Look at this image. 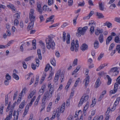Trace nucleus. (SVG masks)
I'll list each match as a JSON object with an SVG mask.
<instances>
[{
    "mask_svg": "<svg viewBox=\"0 0 120 120\" xmlns=\"http://www.w3.org/2000/svg\"><path fill=\"white\" fill-rule=\"evenodd\" d=\"M45 88V85H44L42 86L41 88V89H40L39 91L38 92L39 94L40 95H42L44 92V89Z\"/></svg>",
    "mask_w": 120,
    "mask_h": 120,
    "instance_id": "obj_28",
    "label": "nucleus"
},
{
    "mask_svg": "<svg viewBox=\"0 0 120 120\" xmlns=\"http://www.w3.org/2000/svg\"><path fill=\"white\" fill-rule=\"evenodd\" d=\"M39 18L40 20V22H42L43 21H44L45 19L44 18L43 16L42 15H41L39 16Z\"/></svg>",
    "mask_w": 120,
    "mask_h": 120,
    "instance_id": "obj_51",
    "label": "nucleus"
},
{
    "mask_svg": "<svg viewBox=\"0 0 120 120\" xmlns=\"http://www.w3.org/2000/svg\"><path fill=\"white\" fill-rule=\"evenodd\" d=\"M4 108L3 105H0V114H3V109Z\"/></svg>",
    "mask_w": 120,
    "mask_h": 120,
    "instance_id": "obj_40",
    "label": "nucleus"
},
{
    "mask_svg": "<svg viewBox=\"0 0 120 120\" xmlns=\"http://www.w3.org/2000/svg\"><path fill=\"white\" fill-rule=\"evenodd\" d=\"M18 112L14 111L13 114V116L14 117V120H18Z\"/></svg>",
    "mask_w": 120,
    "mask_h": 120,
    "instance_id": "obj_18",
    "label": "nucleus"
},
{
    "mask_svg": "<svg viewBox=\"0 0 120 120\" xmlns=\"http://www.w3.org/2000/svg\"><path fill=\"white\" fill-rule=\"evenodd\" d=\"M60 109L59 108H58L57 109L56 111L55 112V114L56 115V116L57 117L59 118V117L60 115V113L59 111Z\"/></svg>",
    "mask_w": 120,
    "mask_h": 120,
    "instance_id": "obj_36",
    "label": "nucleus"
},
{
    "mask_svg": "<svg viewBox=\"0 0 120 120\" xmlns=\"http://www.w3.org/2000/svg\"><path fill=\"white\" fill-rule=\"evenodd\" d=\"M89 104V102H87L86 105L84 107L83 109V111H86L88 107Z\"/></svg>",
    "mask_w": 120,
    "mask_h": 120,
    "instance_id": "obj_52",
    "label": "nucleus"
},
{
    "mask_svg": "<svg viewBox=\"0 0 120 120\" xmlns=\"http://www.w3.org/2000/svg\"><path fill=\"white\" fill-rule=\"evenodd\" d=\"M97 15L99 19L103 18L104 17V16L102 13L98 12H97Z\"/></svg>",
    "mask_w": 120,
    "mask_h": 120,
    "instance_id": "obj_37",
    "label": "nucleus"
},
{
    "mask_svg": "<svg viewBox=\"0 0 120 120\" xmlns=\"http://www.w3.org/2000/svg\"><path fill=\"white\" fill-rule=\"evenodd\" d=\"M37 54L38 55V58L40 60L42 59V56L40 49H38L37 51Z\"/></svg>",
    "mask_w": 120,
    "mask_h": 120,
    "instance_id": "obj_34",
    "label": "nucleus"
},
{
    "mask_svg": "<svg viewBox=\"0 0 120 120\" xmlns=\"http://www.w3.org/2000/svg\"><path fill=\"white\" fill-rule=\"evenodd\" d=\"M94 22L93 20H91L89 22V25L90 26H91L90 31V34L93 33L94 30V27L95 26V23Z\"/></svg>",
    "mask_w": 120,
    "mask_h": 120,
    "instance_id": "obj_8",
    "label": "nucleus"
},
{
    "mask_svg": "<svg viewBox=\"0 0 120 120\" xmlns=\"http://www.w3.org/2000/svg\"><path fill=\"white\" fill-rule=\"evenodd\" d=\"M60 71L58 70L56 74L54 80V81L55 82H57L59 79V78L60 74Z\"/></svg>",
    "mask_w": 120,
    "mask_h": 120,
    "instance_id": "obj_12",
    "label": "nucleus"
},
{
    "mask_svg": "<svg viewBox=\"0 0 120 120\" xmlns=\"http://www.w3.org/2000/svg\"><path fill=\"white\" fill-rule=\"evenodd\" d=\"M115 45L113 43H112L110 45L109 50H111L114 46Z\"/></svg>",
    "mask_w": 120,
    "mask_h": 120,
    "instance_id": "obj_56",
    "label": "nucleus"
},
{
    "mask_svg": "<svg viewBox=\"0 0 120 120\" xmlns=\"http://www.w3.org/2000/svg\"><path fill=\"white\" fill-rule=\"evenodd\" d=\"M116 50L118 51V53H120V45H117L116 48V50H115L112 51V52L110 54V55L112 56L116 52Z\"/></svg>",
    "mask_w": 120,
    "mask_h": 120,
    "instance_id": "obj_11",
    "label": "nucleus"
},
{
    "mask_svg": "<svg viewBox=\"0 0 120 120\" xmlns=\"http://www.w3.org/2000/svg\"><path fill=\"white\" fill-rule=\"evenodd\" d=\"M112 36H109L107 38L106 40V44L108 45L110 42V41L112 40Z\"/></svg>",
    "mask_w": 120,
    "mask_h": 120,
    "instance_id": "obj_27",
    "label": "nucleus"
},
{
    "mask_svg": "<svg viewBox=\"0 0 120 120\" xmlns=\"http://www.w3.org/2000/svg\"><path fill=\"white\" fill-rule=\"evenodd\" d=\"M52 96L49 93L48 91L45 92L44 93L43 97L42 100V103H44L46 101H49L51 98Z\"/></svg>",
    "mask_w": 120,
    "mask_h": 120,
    "instance_id": "obj_5",
    "label": "nucleus"
},
{
    "mask_svg": "<svg viewBox=\"0 0 120 120\" xmlns=\"http://www.w3.org/2000/svg\"><path fill=\"white\" fill-rule=\"evenodd\" d=\"M118 69V68L117 67L112 68L108 71V73L109 75L112 74V76H116L119 73V71H117Z\"/></svg>",
    "mask_w": 120,
    "mask_h": 120,
    "instance_id": "obj_4",
    "label": "nucleus"
},
{
    "mask_svg": "<svg viewBox=\"0 0 120 120\" xmlns=\"http://www.w3.org/2000/svg\"><path fill=\"white\" fill-rule=\"evenodd\" d=\"M85 4V3L84 1H83L82 2H80L78 5V7L83 6Z\"/></svg>",
    "mask_w": 120,
    "mask_h": 120,
    "instance_id": "obj_57",
    "label": "nucleus"
},
{
    "mask_svg": "<svg viewBox=\"0 0 120 120\" xmlns=\"http://www.w3.org/2000/svg\"><path fill=\"white\" fill-rule=\"evenodd\" d=\"M79 80H80L79 78H78L77 79L76 81H75V84H74V86L76 87L77 86V85L78 84V83L79 81Z\"/></svg>",
    "mask_w": 120,
    "mask_h": 120,
    "instance_id": "obj_54",
    "label": "nucleus"
},
{
    "mask_svg": "<svg viewBox=\"0 0 120 120\" xmlns=\"http://www.w3.org/2000/svg\"><path fill=\"white\" fill-rule=\"evenodd\" d=\"M48 87L50 89L48 93L52 95L54 92V86L53 85H52L51 83L49 82L48 84Z\"/></svg>",
    "mask_w": 120,
    "mask_h": 120,
    "instance_id": "obj_10",
    "label": "nucleus"
},
{
    "mask_svg": "<svg viewBox=\"0 0 120 120\" xmlns=\"http://www.w3.org/2000/svg\"><path fill=\"white\" fill-rule=\"evenodd\" d=\"M98 40L101 43H102L104 40V36L102 34H101L99 37Z\"/></svg>",
    "mask_w": 120,
    "mask_h": 120,
    "instance_id": "obj_22",
    "label": "nucleus"
},
{
    "mask_svg": "<svg viewBox=\"0 0 120 120\" xmlns=\"http://www.w3.org/2000/svg\"><path fill=\"white\" fill-rule=\"evenodd\" d=\"M7 7L8 8H10L13 11H16V9L14 5L11 3H9L7 5Z\"/></svg>",
    "mask_w": 120,
    "mask_h": 120,
    "instance_id": "obj_13",
    "label": "nucleus"
},
{
    "mask_svg": "<svg viewBox=\"0 0 120 120\" xmlns=\"http://www.w3.org/2000/svg\"><path fill=\"white\" fill-rule=\"evenodd\" d=\"M78 61V59H75L73 61L72 65L73 66H75L76 65H77V62Z\"/></svg>",
    "mask_w": 120,
    "mask_h": 120,
    "instance_id": "obj_46",
    "label": "nucleus"
},
{
    "mask_svg": "<svg viewBox=\"0 0 120 120\" xmlns=\"http://www.w3.org/2000/svg\"><path fill=\"white\" fill-rule=\"evenodd\" d=\"M42 108L41 110H40V112H41L44 109L45 107V102L43 103L42 105H41Z\"/></svg>",
    "mask_w": 120,
    "mask_h": 120,
    "instance_id": "obj_61",
    "label": "nucleus"
},
{
    "mask_svg": "<svg viewBox=\"0 0 120 120\" xmlns=\"http://www.w3.org/2000/svg\"><path fill=\"white\" fill-rule=\"evenodd\" d=\"M15 19H19L20 18V15L18 13H16L14 16Z\"/></svg>",
    "mask_w": 120,
    "mask_h": 120,
    "instance_id": "obj_49",
    "label": "nucleus"
},
{
    "mask_svg": "<svg viewBox=\"0 0 120 120\" xmlns=\"http://www.w3.org/2000/svg\"><path fill=\"white\" fill-rule=\"evenodd\" d=\"M68 0V5L69 6H71L73 4V0Z\"/></svg>",
    "mask_w": 120,
    "mask_h": 120,
    "instance_id": "obj_60",
    "label": "nucleus"
},
{
    "mask_svg": "<svg viewBox=\"0 0 120 120\" xmlns=\"http://www.w3.org/2000/svg\"><path fill=\"white\" fill-rule=\"evenodd\" d=\"M70 36L69 34H68L66 37V43L67 44H69L70 43Z\"/></svg>",
    "mask_w": 120,
    "mask_h": 120,
    "instance_id": "obj_29",
    "label": "nucleus"
},
{
    "mask_svg": "<svg viewBox=\"0 0 120 120\" xmlns=\"http://www.w3.org/2000/svg\"><path fill=\"white\" fill-rule=\"evenodd\" d=\"M12 76L16 80H18L19 79V76L15 73H14L13 74Z\"/></svg>",
    "mask_w": 120,
    "mask_h": 120,
    "instance_id": "obj_43",
    "label": "nucleus"
},
{
    "mask_svg": "<svg viewBox=\"0 0 120 120\" xmlns=\"http://www.w3.org/2000/svg\"><path fill=\"white\" fill-rule=\"evenodd\" d=\"M104 25L105 26H106L108 28L112 27V23L108 21L104 23Z\"/></svg>",
    "mask_w": 120,
    "mask_h": 120,
    "instance_id": "obj_30",
    "label": "nucleus"
},
{
    "mask_svg": "<svg viewBox=\"0 0 120 120\" xmlns=\"http://www.w3.org/2000/svg\"><path fill=\"white\" fill-rule=\"evenodd\" d=\"M54 37L53 35H50L49 36L48 38L46 39V47L49 49H53L55 48V44L53 39Z\"/></svg>",
    "mask_w": 120,
    "mask_h": 120,
    "instance_id": "obj_1",
    "label": "nucleus"
},
{
    "mask_svg": "<svg viewBox=\"0 0 120 120\" xmlns=\"http://www.w3.org/2000/svg\"><path fill=\"white\" fill-rule=\"evenodd\" d=\"M5 78L7 80H10L11 79V76L8 73L6 74L5 76Z\"/></svg>",
    "mask_w": 120,
    "mask_h": 120,
    "instance_id": "obj_47",
    "label": "nucleus"
},
{
    "mask_svg": "<svg viewBox=\"0 0 120 120\" xmlns=\"http://www.w3.org/2000/svg\"><path fill=\"white\" fill-rule=\"evenodd\" d=\"M65 104V102L62 104L60 109V112L63 113L64 110Z\"/></svg>",
    "mask_w": 120,
    "mask_h": 120,
    "instance_id": "obj_33",
    "label": "nucleus"
},
{
    "mask_svg": "<svg viewBox=\"0 0 120 120\" xmlns=\"http://www.w3.org/2000/svg\"><path fill=\"white\" fill-rule=\"evenodd\" d=\"M34 10L33 9H30L29 14V19L30 22H34L35 20V17L34 15Z\"/></svg>",
    "mask_w": 120,
    "mask_h": 120,
    "instance_id": "obj_7",
    "label": "nucleus"
},
{
    "mask_svg": "<svg viewBox=\"0 0 120 120\" xmlns=\"http://www.w3.org/2000/svg\"><path fill=\"white\" fill-rule=\"evenodd\" d=\"M99 9L101 11H104V3L101 2L98 3Z\"/></svg>",
    "mask_w": 120,
    "mask_h": 120,
    "instance_id": "obj_15",
    "label": "nucleus"
},
{
    "mask_svg": "<svg viewBox=\"0 0 120 120\" xmlns=\"http://www.w3.org/2000/svg\"><path fill=\"white\" fill-rule=\"evenodd\" d=\"M89 76H87L85 79L84 81H85V86H87L89 82Z\"/></svg>",
    "mask_w": 120,
    "mask_h": 120,
    "instance_id": "obj_35",
    "label": "nucleus"
},
{
    "mask_svg": "<svg viewBox=\"0 0 120 120\" xmlns=\"http://www.w3.org/2000/svg\"><path fill=\"white\" fill-rule=\"evenodd\" d=\"M114 41L116 43H119L120 41L119 38L118 36L116 37L115 38Z\"/></svg>",
    "mask_w": 120,
    "mask_h": 120,
    "instance_id": "obj_48",
    "label": "nucleus"
},
{
    "mask_svg": "<svg viewBox=\"0 0 120 120\" xmlns=\"http://www.w3.org/2000/svg\"><path fill=\"white\" fill-rule=\"evenodd\" d=\"M25 103V101L23 100L21 103L20 104L19 106V108L17 112H18L19 111L21 110L24 106V104Z\"/></svg>",
    "mask_w": 120,
    "mask_h": 120,
    "instance_id": "obj_23",
    "label": "nucleus"
},
{
    "mask_svg": "<svg viewBox=\"0 0 120 120\" xmlns=\"http://www.w3.org/2000/svg\"><path fill=\"white\" fill-rule=\"evenodd\" d=\"M94 13V12L93 11H91L90 13L89 14L88 16H87L86 17H85V18L87 19H89L90 17Z\"/></svg>",
    "mask_w": 120,
    "mask_h": 120,
    "instance_id": "obj_45",
    "label": "nucleus"
},
{
    "mask_svg": "<svg viewBox=\"0 0 120 120\" xmlns=\"http://www.w3.org/2000/svg\"><path fill=\"white\" fill-rule=\"evenodd\" d=\"M46 73L45 72H44L41 78V79H42V80H44L46 77Z\"/></svg>",
    "mask_w": 120,
    "mask_h": 120,
    "instance_id": "obj_63",
    "label": "nucleus"
},
{
    "mask_svg": "<svg viewBox=\"0 0 120 120\" xmlns=\"http://www.w3.org/2000/svg\"><path fill=\"white\" fill-rule=\"evenodd\" d=\"M12 109L10 110L8 115L5 120H10L12 117Z\"/></svg>",
    "mask_w": 120,
    "mask_h": 120,
    "instance_id": "obj_17",
    "label": "nucleus"
},
{
    "mask_svg": "<svg viewBox=\"0 0 120 120\" xmlns=\"http://www.w3.org/2000/svg\"><path fill=\"white\" fill-rule=\"evenodd\" d=\"M26 90V88H24L22 90L21 93L20 94L19 96H22L23 94L24 95L25 94V92Z\"/></svg>",
    "mask_w": 120,
    "mask_h": 120,
    "instance_id": "obj_42",
    "label": "nucleus"
},
{
    "mask_svg": "<svg viewBox=\"0 0 120 120\" xmlns=\"http://www.w3.org/2000/svg\"><path fill=\"white\" fill-rule=\"evenodd\" d=\"M36 92V90H34L28 96V99H30L35 94Z\"/></svg>",
    "mask_w": 120,
    "mask_h": 120,
    "instance_id": "obj_16",
    "label": "nucleus"
},
{
    "mask_svg": "<svg viewBox=\"0 0 120 120\" xmlns=\"http://www.w3.org/2000/svg\"><path fill=\"white\" fill-rule=\"evenodd\" d=\"M106 77L108 80V82H107V84L108 85H109L111 84V83L112 80V79L108 75H106Z\"/></svg>",
    "mask_w": 120,
    "mask_h": 120,
    "instance_id": "obj_32",
    "label": "nucleus"
},
{
    "mask_svg": "<svg viewBox=\"0 0 120 120\" xmlns=\"http://www.w3.org/2000/svg\"><path fill=\"white\" fill-rule=\"evenodd\" d=\"M36 41L35 40H34L32 41V44L33 46V48L35 49L36 48Z\"/></svg>",
    "mask_w": 120,
    "mask_h": 120,
    "instance_id": "obj_44",
    "label": "nucleus"
},
{
    "mask_svg": "<svg viewBox=\"0 0 120 120\" xmlns=\"http://www.w3.org/2000/svg\"><path fill=\"white\" fill-rule=\"evenodd\" d=\"M89 98V96L88 95L85 96L83 98L82 97L81 98L78 104V107H79L81 106L84 102L87 101L88 100Z\"/></svg>",
    "mask_w": 120,
    "mask_h": 120,
    "instance_id": "obj_9",
    "label": "nucleus"
},
{
    "mask_svg": "<svg viewBox=\"0 0 120 120\" xmlns=\"http://www.w3.org/2000/svg\"><path fill=\"white\" fill-rule=\"evenodd\" d=\"M33 58V56H30L26 58L25 59V60L26 61H28L29 60H31V59Z\"/></svg>",
    "mask_w": 120,
    "mask_h": 120,
    "instance_id": "obj_62",
    "label": "nucleus"
},
{
    "mask_svg": "<svg viewBox=\"0 0 120 120\" xmlns=\"http://www.w3.org/2000/svg\"><path fill=\"white\" fill-rule=\"evenodd\" d=\"M78 16H77L76 17L74 18L73 20V23L74 26L76 24V20Z\"/></svg>",
    "mask_w": 120,
    "mask_h": 120,
    "instance_id": "obj_59",
    "label": "nucleus"
},
{
    "mask_svg": "<svg viewBox=\"0 0 120 120\" xmlns=\"http://www.w3.org/2000/svg\"><path fill=\"white\" fill-rule=\"evenodd\" d=\"M36 10L37 11L39 12L40 14H42L43 10H42L41 8L39 9H36Z\"/></svg>",
    "mask_w": 120,
    "mask_h": 120,
    "instance_id": "obj_55",
    "label": "nucleus"
},
{
    "mask_svg": "<svg viewBox=\"0 0 120 120\" xmlns=\"http://www.w3.org/2000/svg\"><path fill=\"white\" fill-rule=\"evenodd\" d=\"M80 68V66L79 65L76 68V69H75L73 72L72 74V75H74L76 73L78 72L79 69Z\"/></svg>",
    "mask_w": 120,
    "mask_h": 120,
    "instance_id": "obj_38",
    "label": "nucleus"
},
{
    "mask_svg": "<svg viewBox=\"0 0 120 120\" xmlns=\"http://www.w3.org/2000/svg\"><path fill=\"white\" fill-rule=\"evenodd\" d=\"M54 74V72L52 71H50V74L48 77V79L49 80H50L52 78V76Z\"/></svg>",
    "mask_w": 120,
    "mask_h": 120,
    "instance_id": "obj_41",
    "label": "nucleus"
},
{
    "mask_svg": "<svg viewBox=\"0 0 120 120\" xmlns=\"http://www.w3.org/2000/svg\"><path fill=\"white\" fill-rule=\"evenodd\" d=\"M103 32V31L102 29H100L98 28L95 30V33L97 35H98L99 34L102 33Z\"/></svg>",
    "mask_w": 120,
    "mask_h": 120,
    "instance_id": "obj_14",
    "label": "nucleus"
},
{
    "mask_svg": "<svg viewBox=\"0 0 120 120\" xmlns=\"http://www.w3.org/2000/svg\"><path fill=\"white\" fill-rule=\"evenodd\" d=\"M43 10L45 11L49 12L51 11V9L49 8L47 5H44L43 7Z\"/></svg>",
    "mask_w": 120,
    "mask_h": 120,
    "instance_id": "obj_19",
    "label": "nucleus"
},
{
    "mask_svg": "<svg viewBox=\"0 0 120 120\" xmlns=\"http://www.w3.org/2000/svg\"><path fill=\"white\" fill-rule=\"evenodd\" d=\"M95 117L96 118L97 120H102L103 118V116H101L98 117L96 116Z\"/></svg>",
    "mask_w": 120,
    "mask_h": 120,
    "instance_id": "obj_58",
    "label": "nucleus"
},
{
    "mask_svg": "<svg viewBox=\"0 0 120 120\" xmlns=\"http://www.w3.org/2000/svg\"><path fill=\"white\" fill-rule=\"evenodd\" d=\"M87 45L85 44H82L81 48V49L83 51H84L87 49Z\"/></svg>",
    "mask_w": 120,
    "mask_h": 120,
    "instance_id": "obj_24",
    "label": "nucleus"
},
{
    "mask_svg": "<svg viewBox=\"0 0 120 120\" xmlns=\"http://www.w3.org/2000/svg\"><path fill=\"white\" fill-rule=\"evenodd\" d=\"M8 95L5 97V105H6L8 103Z\"/></svg>",
    "mask_w": 120,
    "mask_h": 120,
    "instance_id": "obj_53",
    "label": "nucleus"
},
{
    "mask_svg": "<svg viewBox=\"0 0 120 120\" xmlns=\"http://www.w3.org/2000/svg\"><path fill=\"white\" fill-rule=\"evenodd\" d=\"M100 78H98L95 84V86H96V88H98L100 85L101 83V82L100 81Z\"/></svg>",
    "mask_w": 120,
    "mask_h": 120,
    "instance_id": "obj_21",
    "label": "nucleus"
},
{
    "mask_svg": "<svg viewBox=\"0 0 120 120\" xmlns=\"http://www.w3.org/2000/svg\"><path fill=\"white\" fill-rule=\"evenodd\" d=\"M75 41L73 40L71 43V49L72 51H73L74 50L75 47V51L76 52L78 51L79 47L78 41L77 40H76L75 41Z\"/></svg>",
    "mask_w": 120,
    "mask_h": 120,
    "instance_id": "obj_3",
    "label": "nucleus"
},
{
    "mask_svg": "<svg viewBox=\"0 0 120 120\" xmlns=\"http://www.w3.org/2000/svg\"><path fill=\"white\" fill-rule=\"evenodd\" d=\"M36 98L35 96H34L31 99L30 102L29 106H26L25 108V109L24 110V113L23 114V116H24L25 115L27 114V112L28 111V109H29V106H31L33 102L34 101Z\"/></svg>",
    "mask_w": 120,
    "mask_h": 120,
    "instance_id": "obj_6",
    "label": "nucleus"
},
{
    "mask_svg": "<svg viewBox=\"0 0 120 120\" xmlns=\"http://www.w3.org/2000/svg\"><path fill=\"white\" fill-rule=\"evenodd\" d=\"M94 47L95 49H97L99 47V44L98 41L97 40H95L94 43Z\"/></svg>",
    "mask_w": 120,
    "mask_h": 120,
    "instance_id": "obj_25",
    "label": "nucleus"
},
{
    "mask_svg": "<svg viewBox=\"0 0 120 120\" xmlns=\"http://www.w3.org/2000/svg\"><path fill=\"white\" fill-rule=\"evenodd\" d=\"M87 28L88 27L87 26H84L82 28L81 27L79 28L77 30V33H76V36L79 37L81 35H84Z\"/></svg>",
    "mask_w": 120,
    "mask_h": 120,
    "instance_id": "obj_2",
    "label": "nucleus"
},
{
    "mask_svg": "<svg viewBox=\"0 0 120 120\" xmlns=\"http://www.w3.org/2000/svg\"><path fill=\"white\" fill-rule=\"evenodd\" d=\"M54 17V15H52L50 16L47 19L46 22H48L50 21H52L53 22H54V19L52 20L53 18Z\"/></svg>",
    "mask_w": 120,
    "mask_h": 120,
    "instance_id": "obj_26",
    "label": "nucleus"
},
{
    "mask_svg": "<svg viewBox=\"0 0 120 120\" xmlns=\"http://www.w3.org/2000/svg\"><path fill=\"white\" fill-rule=\"evenodd\" d=\"M72 81L71 79H70L68 81L67 84L65 87V88L66 89H67L69 87V86L71 84V82Z\"/></svg>",
    "mask_w": 120,
    "mask_h": 120,
    "instance_id": "obj_39",
    "label": "nucleus"
},
{
    "mask_svg": "<svg viewBox=\"0 0 120 120\" xmlns=\"http://www.w3.org/2000/svg\"><path fill=\"white\" fill-rule=\"evenodd\" d=\"M66 34V33L65 32H63V34L62 39L64 42L65 41Z\"/></svg>",
    "mask_w": 120,
    "mask_h": 120,
    "instance_id": "obj_50",
    "label": "nucleus"
},
{
    "mask_svg": "<svg viewBox=\"0 0 120 120\" xmlns=\"http://www.w3.org/2000/svg\"><path fill=\"white\" fill-rule=\"evenodd\" d=\"M39 43H40L41 47L43 50L44 52H43L44 53L45 51V44L41 40L40 41Z\"/></svg>",
    "mask_w": 120,
    "mask_h": 120,
    "instance_id": "obj_20",
    "label": "nucleus"
},
{
    "mask_svg": "<svg viewBox=\"0 0 120 120\" xmlns=\"http://www.w3.org/2000/svg\"><path fill=\"white\" fill-rule=\"evenodd\" d=\"M34 25V22H30L28 26V28L30 29H31L33 28Z\"/></svg>",
    "mask_w": 120,
    "mask_h": 120,
    "instance_id": "obj_31",
    "label": "nucleus"
},
{
    "mask_svg": "<svg viewBox=\"0 0 120 120\" xmlns=\"http://www.w3.org/2000/svg\"><path fill=\"white\" fill-rule=\"evenodd\" d=\"M51 64L54 66L56 65L55 61L54 59H53L51 61Z\"/></svg>",
    "mask_w": 120,
    "mask_h": 120,
    "instance_id": "obj_64",
    "label": "nucleus"
}]
</instances>
